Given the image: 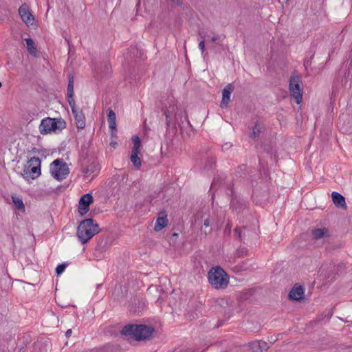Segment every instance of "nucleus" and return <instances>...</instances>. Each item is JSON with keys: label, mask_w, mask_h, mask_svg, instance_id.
<instances>
[{"label": "nucleus", "mask_w": 352, "mask_h": 352, "mask_svg": "<svg viewBox=\"0 0 352 352\" xmlns=\"http://www.w3.org/2000/svg\"><path fill=\"white\" fill-rule=\"evenodd\" d=\"M332 200L336 207L341 208L342 209H346L347 206L345 201L344 197L337 192H333L331 194Z\"/></svg>", "instance_id": "f3484780"}, {"label": "nucleus", "mask_w": 352, "mask_h": 352, "mask_svg": "<svg viewBox=\"0 0 352 352\" xmlns=\"http://www.w3.org/2000/svg\"><path fill=\"white\" fill-rule=\"evenodd\" d=\"M164 114L167 119L170 120L175 118L178 119L180 116L179 112L181 111L179 110L177 106V102L174 98H170L164 103Z\"/></svg>", "instance_id": "1a4fd4ad"}, {"label": "nucleus", "mask_w": 352, "mask_h": 352, "mask_svg": "<svg viewBox=\"0 0 352 352\" xmlns=\"http://www.w3.org/2000/svg\"><path fill=\"white\" fill-rule=\"evenodd\" d=\"M217 38H218V36H216V35H214V36H213L211 38V41H212V42H215V41L217 40Z\"/></svg>", "instance_id": "7c9ffc66"}, {"label": "nucleus", "mask_w": 352, "mask_h": 352, "mask_svg": "<svg viewBox=\"0 0 352 352\" xmlns=\"http://www.w3.org/2000/svg\"><path fill=\"white\" fill-rule=\"evenodd\" d=\"M289 92L296 103L298 104H301L302 100V89L300 85V80L297 76H292L290 79Z\"/></svg>", "instance_id": "6e6552de"}, {"label": "nucleus", "mask_w": 352, "mask_h": 352, "mask_svg": "<svg viewBox=\"0 0 352 352\" xmlns=\"http://www.w3.org/2000/svg\"><path fill=\"white\" fill-rule=\"evenodd\" d=\"M110 144H111L113 148H115V147L116 146V145H117V143H116V142H115V141H112V142L110 143Z\"/></svg>", "instance_id": "2f4dec72"}, {"label": "nucleus", "mask_w": 352, "mask_h": 352, "mask_svg": "<svg viewBox=\"0 0 352 352\" xmlns=\"http://www.w3.org/2000/svg\"><path fill=\"white\" fill-rule=\"evenodd\" d=\"M210 226V219L207 217L206 219H204V226L201 228V231H204V233L206 234L208 233L207 229L209 228Z\"/></svg>", "instance_id": "393cba45"}, {"label": "nucleus", "mask_w": 352, "mask_h": 352, "mask_svg": "<svg viewBox=\"0 0 352 352\" xmlns=\"http://www.w3.org/2000/svg\"><path fill=\"white\" fill-rule=\"evenodd\" d=\"M305 291L301 286H294L291 289L289 296L292 300L298 301L301 300L304 297Z\"/></svg>", "instance_id": "dca6fc26"}, {"label": "nucleus", "mask_w": 352, "mask_h": 352, "mask_svg": "<svg viewBox=\"0 0 352 352\" xmlns=\"http://www.w3.org/2000/svg\"><path fill=\"white\" fill-rule=\"evenodd\" d=\"M68 101H69V105L71 106V107H75L74 101L73 100V97L72 98L68 97Z\"/></svg>", "instance_id": "c85d7f7f"}, {"label": "nucleus", "mask_w": 352, "mask_h": 352, "mask_svg": "<svg viewBox=\"0 0 352 352\" xmlns=\"http://www.w3.org/2000/svg\"><path fill=\"white\" fill-rule=\"evenodd\" d=\"M1 86H2V84H1V82H0V88L1 87Z\"/></svg>", "instance_id": "473e14b6"}, {"label": "nucleus", "mask_w": 352, "mask_h": 352, "mask_svg": "<svg viewBox=\"0 0 352 352\" xmlns=\"http://www.w3.org/2000/svg\"><path fill=\"white\" fill-rule=\"evenodd\" d=\"M234 90V86L232 84L227 85L222 91V99L220 103L221 108H226L230 102L231 94Z\"/></svg>", "instance_id": "ddd939ff"}, {"label": "nucleus", "mask_w": 352, "mask_h": 352, "mask_svg": "<svg viewBox=\"0 0 352 352\" xmlns=\"http://www.w3.org/2000/svg\"><path fill=\"white\" fill-rule=\"evenodd\" d=\"M67 94H68V97H69L70 98H72L73 97L74 85H73L72 80H69V85L67 87Z\"/></svg>", "instance_id": "b1692460"}, {"label": "nucleus", "mask_w": 352, "mask_h": 352, "mask_svg": "<svg viewBox=\"0 0 352 352\" xmlns=\"http://www.w3.org/2000/svg\"><path fill=\"white\" fill-rule=\"evenodd\" d=\"M248 346L252 352H259L258 341H254L248 344Z\"/></svg>", "instance_id": "4be33fe9"}, {"label": "nucleus", "mask_w": 352, "mask_h": 352, "mask_svg": "<svg viewBox=\"0 0 352 352\" xmlns=\"http://www.w3.org/2000/svg\"><path fill=\"white\" fill-rule=\"evenodd\" d=\"M50 173L54 178L60 181L69 173L67 164L63 160H56L50 165Z\"/></svg>", "instance_id": "39448f33"}, {"label": "nucleus", "mask_w": 352, "mask_h": 352, "mask_svg": "<svg viewBox=\"0 0 352 352\" xmlns=\"http://www.w3.org/2000/svg\"><path fill=\"white\" fill-rule=\"evenodd\" d=\"M72 334V330L71 329H68L66 333H65V336L68 338L71 336Z\"/></svg>", "instance_id": "c756f323"}, {"label": "nucleus", "mask_w": 352, "mask_h": 352, "mask_svg": "<svg viewBox=\"0 0 352 352\" xmlns=\"http://www.w3.org/2000/svg\"><path fill=\"white\" fill-rule=\"evenodd\" d=\"M67 124L61 118H45L43 119L39 124L38 129L41 135L58 133L66 128Z\"/></svg>", "instance_id": "7ed1b4c3"}, {"label": "nucleus", "mask_w": 352, "mask_h": 352, "mask_svg": "<svg viewBox=\"0 0 352 352\" xmlns=\"http://www.w3.org/2000/svg\"><path fill=\"white\" fill-rule=\"evenodd\" d=\"M99 232V226L91 219L82 220L77 227L76 235L79 241L85 244Z\"/></svg>", "instance_id": "f03ea898"}, {"label": "nucleus", "mask_w": 352, "mask_h": 352, "mask_svg": "<svg viewBox=\"0 0 352 352\" xmlns=\"http://www.w3.org/2000/svg\"><path fill=\"white\" fill-rule=\"evenodd\" d=\"M259 343V352L263 351H266L268 349V344L266 342L264 341H258Z\"/></svg>", "instance_id": "a878e982"}, {"label": "nucleus", "mask_w": 352, "mask_h": 352, "mask_svg": "<svg viewBox=\"0 0 352 352\" xmlns=\"http://www.w3.org/2000/svg\"><path fill=\"white\" fill-rule=\"evenodd\" d=\"M209 283L214 289H223L229 283V277L226 272L220 267H212L208 272Z\"/></svg>", "instance_id": "20e7f679"}, {"label": "nucleus", "mask_w": 352, "mask_h": 352, "mask_svg": "<svg viewBox=\"0 0 352 352\" xmlns=\"http://www.w3.org/2000/svg\"><path fill=\"white\" fill-rule=\"evenodd\" d=\"M199 47L201 52V54H204V52H205V42L204 40H202L199 42Z\"/></svg>", "instance_id": "cd10ccee"}, {"label": "nucleus", "mask_w": 352, "mask_h": 352, "mask_svg": "<svg viewBox=\"0 0 352 352\" xmlns=\"http://www.w3.org/2000/svg\"><path fill=\"white\" fill-rule=\"evenodd\" d=\"M100 166L96 162H92L82 169L83 177L85 179L91 181L100 171Z\"/></svg>", "instance_id": "9b49d317"}, {"label": "nucleus", "mask_w": 352, "mask_h": 352, "mask_svg": "<svg viewBox=\"0 0 352 352\" xmlns=\"http://www.w3.org/2000/svg\"><path fill=\"white\" fill-rule=\"evenodd\" d=\"M92 202L93 197L91 194H85L81 197L78 205V212L81 216H83L89 211V206Z\"/></svg>", "instance_id": "f8f14e48"}, {"label": "nucleus", "mask_w": 352, "mask_h": 352, "mask_svg": "<svg viewBox=\"0 0 352 352\" xmlns=\"http://www.w3.org/2000/svg\"><path fill=\"white\" fill-rule=\"evenodd\" d=\"M261 127L259 126L258 125H255L254 127L253 128V130H252V133L251 134V136L253 138H255L257 137V135L262 131L261 130Z\"/></svg>", "instance_id": "5701e85b"}, {"label": "nucleus", "mask_w": 352, "mask_h": 352, "mask_svg": "<svg viewBox=\"0 0 352 352\" xmlns=\"http://www.w3.org/2000/svg\"><path fill=\"white\" fill-rule=\"evenodd\" d=\"M12 200L15 207L22 212H25V208L21 197L16 195H12Z\"/></svg>", "instance_id": "aec40b11"}, {"label": "nucleus", "mask_w": 352, "mask_h": 352, "mask_svg": "<svg viewBox=\"0 0 352 352\" xmlns=\"http://www.w3.org/2000/svg\"><path fill=\"white\" fill-rule=\"evenodd\" d=\"M313 238L316 240L322 239L329 236V230L327 228H317L312 232Z\"/></svg>", "instance_id": "6ab92c4d"}, {"label": "nucleus", "mask_w": 352, "mask_h": 352, "mask_svg": "<svg viewBox=\"0 0 352 352\" xmlns=\"http://www.w3.org/2000/svg\"><path fill=\"white\" fill-rule=\"evenodd\" d=\"M155 332L154 327L145 324H128L122 330L123 335L130 336L139 341L153 338Z\"/></svg>", "instance_id": "f257e3e1"}, {"label": "nucleus", "mask_w": 352, "mask_h": 352, "mask_svg": "<svg viewBox=\"0 0 352 352\" xmlns=\"http://www.w3.org/2000/svg\"><path fill=\"white\" fill-rule=\"evenodd\" d=\"M107 116L109 126L111 130V135L112 138H116L117 132L116 113L112 109H108Z\"/></svg>", "instance_id": "4468645a"}, {"label": "nucleus", "mask_w": 352, "mask_h": 352, "mask_svg": "<svg viewBox=\"0 0 352 352\" xmlns=\"http://www.w3.org/2000/svg\"><path fill=\"white\" fill-rule=\"evenodd\" d=\"M27 173L32 174V178L41 175V160L38 157H33L29 160L25 167Z\"/></svg>", "instance_id": "9d476101"}, {"label": "nucleus", "mask_w": 352, "mask_h": 352, "mask_svg": "<svg viewBox=\"0 0 352 352\" xmlns=\"http://www.w3.org/2000/svg\"><path fill=\"white\" fill-rule=\"evenodd\" d=\"M25 41L27 44V48H28V52L31 55H32L34 56H37V48H36L33 40L30 38H27L25 39Z\"/></svg>", "instance_id": "412c9836"}, {"label": "nucleus", "mask_w": 352, "mask_h": 352, "mask_svg": "<svg viewBox=\"0 0 352 352\" xmlns=\"http://www.w3.org/2000/svg\"><path fill=\"white\" fill-rule=\"evenodd\" d=\"M65 264H60V265H58L56 268V272L58 275L60 274L61 273L63 272V271L65 270Z\"/></svg>", "instance_id": "bb28decb"}, {"label": "nucleus", "mask_w": 352, "mask_h": 352, "mask_svg": "<svg viewBox=\"0 0 352 352\" xmlns=\"http://www.w3.org/2000/svg\"><path fill=\"white\" fill-rule=\"evenodd\" d=\"M168 224V219L166 214L164 213H160L159 217L157 218L156 223L154 227V230L156 232H158L165 227H166Z\"/></svg>", "instance_id": "a211bd4d"}, {"label": "nucleus", "mask_w": 352, "mask_h": 352, "mask_svg": "<svg viewBox=\"0 0 352 352\" xmlns=\"http://www.w3.org/2000/svg\"><path fill=\"white\" fill-rule=\"evenodd\" d=\"M131 140L133 142V146L131 152L130 160L135 168L139 169L142 166V159L140 156L141 141L140 138L137 135L133 136Z\"/></svg>", "instance_id": "423d86ee"}, {"label": "nucleus", "mask_w": 352, "mask_h": 352, "mask_svg": "<svg viewBox=\"0 0 352 352\" xmlns=\"http://www.w3.org/2000/svg\"><path fill=\"white\" fill-rule=\"evenodd\" d=\"M19 14L28 28L35 29L37 27L36 20L26 4H23L19 7Z\"/></svg>", "instance_id": "0eeeda50"}, {"label": "nucleus", "mask_w": 352, "mask_h": 352, "mask_svg": "<svg viewBox=\"0 0 352 352\" xmlns=\"http://www.w3.org/2000/svg\"><path fill=\"white\" fill-rule=\"evenodd\" d=\"M72 111L74 116L75 122L78 129L85 127V118L81 111H78L75 107H72Z\"/></svg>", "instance_id": "2eb2a0df"}]
</instances>
